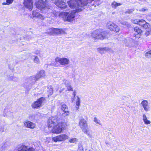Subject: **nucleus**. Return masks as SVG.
<instances>
[{
  "label": "nucleus",
  "instance_id": "nucleus-27",
  "mask_svg": "<svg viewBox=\"0 0 151 151\" xmlns=\"http://www.w3.org/2000/svg\"><path fill=\"white\" fill-rule=\"evenodd\" d=\"M58 124L60 126L61 128H62V130L64 129L67 126L66 123L65 122H61L58 123Z\"/></svg>",
  "mask_w": 151,
  "mask_h": 151
},
{
  "label": "nucleus",
  "instance_id": "nucleus-28",
  "mask_svg": "<svg viewBox=\"0 0 151 151\" xmlns=\"http://www.w3.org/2000/svg\"><path fill=\"white\" fill-rule=\"evenodd\" d=\"M65 86L67 90L69 91H73V88L70 83H67L65 84Z\"/></svg>",
  "mask_w": 151,
  "mask_h": 151
},
{
  "label": "nucleus",
  "instance_id": "nucleus-14",
  "mask_svg": "<svg viewBox=\"0 0 151 151\" xmlns=\"http://www.w3.org/2000/svg\"><path fill=\"white\" fill-rule=\"evenodd\" d=\"M83 133L87 135L90 137H91L92 135V131L91 128L90 127H88V126L86 127L85 128L82 130Z\"/></svg>",
  "mask_w": 151,
  "mask_h": 151
},
{
  "label": "nucleus",
  "instance_id": "nucleus-50",
  "mask_svg": "<svg viewBox=\"0 0 151 151\" xmlns=\"http://www.w3.org/2000/svg\"><path fill=\"white\" fill-rule=\"evenodd\" d=\"M79 149H80L81 151H82L83 150V148L82 146H80L79 147Z\"/></svg>",
  "mask_w": 151,
  "mask_h": 151
},
{
  "label": "nucleus",
  "instance_id": "nucleus-48",
  "mask_svg": "<svg viewBox=\"0 0 151 151\" xmlns=\"http://www.w3.org/2000/svg\"><path fill=\"white\" fill-rule=\"evenodd\" d=\"M5 147L4 146H2L0 148V151H2L4 150Z\"/></svg>",
  "mask_w": 151,
  "mask_h": 151
},
{
  "label": "nucleus",
  "instance_id": "nucleus-11",
  "mask_svg": "<svg viewBox=\"0 0 151 151\" xmlns=\"http://www.w3.org/2000/svg\"><path fill=\"white\" fill-rule=\"evenodd\" d=\"M134 30L136 33L134 34L133 39L136 40V38L139 39L140 37L141 34L142 33V30L138 27H135Z\"/></svg>",
  "mask_w": 151,
  "mask_h": 151
},
{
  "label": "nucleus",
  "instance_id": "nucleus-3",
  "mask_svg": "<svg viewBox=\"0 0 151 151\" xmlns=\"http://www.w3.org/2000/svg\"><path fill=\"white\" fill-rule=\"evenodd\" d=\"M55 62L59 63L60 65L65 66L68 65L70 63V60L66 58H60L57 57L55 58Z\"/></svg>",
  "mask_w": 151,
  "mask_h": 151
},
{
  "label": "nucleus",
  "instance_id": "nucleus-29",
  "mask_svg": "<svg viewBox=\"0 0 151 151\" xmlns=\"http://www.w3.org/2000/svg\"><path fill=\"white\" fill-rule=\"evenodd\" d=\"M80 99L79 97L77 96V99L76 103V110H77L79 109V106L80 105Z\"/></svg>",
  "mask_w": 151,
  "mask_h": 151
},
{
  "label": "nucleus",
  "instance_id": "nucleus-24",
  "mask_svg": "<svg viewBox=\"0 0 151 151\" xmlns=\"http://www.w3.org/2000/svg\"><path fill=\"white\" fill-rule=\"evenodd\" d=\"M31 57L32 59L33 60V61L35 63L37 64L40 63V60L37 56L32 55V56Z\"/></svg>",
  "mask_w": 151,
  "mask_h": 151
},
{
  "label": "nucleus",
  "instance_id": "nucleus-23",
  "mask_svg": "<svg viewBox=\"0 0 151 151\" xmlns=\"http://www.w3.org/2000/svg\"><path fill=\"white\" fill-rule=\"evenodd\" d=\"M122 4L121 3H118L115 1H114L111 3V6L113 8L115 9L117 6H120Z\"/></svg>",
  "mask_w": 151,
  "mask_h": 151
},
{
  "label": "nucleus",
  "instance_id": "nucleus-54",
  "mask_svg": "<svg viewBox=\"0 0 151 151\" xmlns=\"http://www.w3.org/2000/svg\"><path fill=\"white\" fill-rule=\"evenodd\" d=\"M64 88H63L62 89H61V90H60V93H61V92L64 90Z\"/></svg>",
  "mask_w": 151,
  "mask_h": 151
},
{
  "label": "nucleus",
  "instance_id": "nucleus-2",
  "mask_svg": "<svg viewBox=\"0 0 151 151\" xmlns=\"http://www.w3.org/2000/svg\"><path fill=\"white\" fill-rule=\"evenodd\" d=\"M106 32L101 30H98L93 31L91 33V36L95 39H104L107 35Z\"/></svg>",
  "mask_w": 151,
  "mask_h": 151
},
{
  "label": "nucleus",
  "instance_id": "nucleus-26",
  "mask_svg": "<svg viewBox=\"0 0 151 151\" xmlns=\"http://www.w3.org/2000/svg\"><path fill=\"white\" fill-rule=\"evenodd\" d=\"M63 30L61 29L55 28V34H60L63 33Z\"/></svg>",
  "mask_w": 151,
  "mask_h": 151
},
{
  "label": "nucleus",
  "instance_id": "nucleus-55",
  "mask_svg": "<svg viewBox=\"0 0 151 151\" xmlns=\"http://www.w3.org/2000/svg\"><path fill=\"white\" fill-rule=\"evenodd\" d=\"M51 128V129H50V130H52L51 129H52V128ZM49 130H50V129H49Z\"/></svg>",
  "mask_w": 151,
  "mask_h": 151
},
{
  "label": "nucleus",
  "instance_id": "nucleus-33",
  "mask_svg": "<svg viewBox=\"0 0 151 151\" xmlns=\"http://www.w3.org/2000/svg\"><path fill=\"white\" fill-rule=\"evenodd\" d=\"M93 121L96 123V124H99V125H101V121H100L97 118L95 117L94 118Z\"/></svg>",
  "mask_w": 151,
  "mask_h": 151
},
{
  "label": "nucleus",
  "instance_id": "nucleus-42",
  "mask_svg": "<svg viewBox=\"0 0 151 151\" xmlns=\"http://www.w3.org/2000/svg\"><path fill=\"white\" fill-rule=\"evenodd\" d=\"M13 1V0H6V2L8 3V5L12 4Z\"/></svg>",
  "mask_w": 151,
  "mask_h": 151
},
{
  "label": "nucleus",
  "instance_id": "nucleus-31",
  "mask_svg": "<svg viewBox=\"0 0 151 151\" xmlns=\"http://www.w3.org/2000/svg\"><path fill=\"white\" fill-rule=\"evenodd\" d=\"M145 56L147 58H151V50L148 51L145 53Z\"/></svg>",
  "mask_w": 151,
  "mask_h": 151
},
{
  "label": "nucleus",
  "instance_id": "nucleus-25",
  "mask_svg": "<svg viewBox=\"0 0 151 151\" xmlns=\"http://www.w3.org/2000/svg\"><path fill=\"white\" fill-rule=\"evenodd\" d=\"M55 28H50L48 29L46 33L51 35H55Z\"/></svg>",
  "mask_w": 151,
  "mask_h": 151
},
{
  "label": "nucleus",
  "instance_id": "nucleus-49",
  "mask_svg": "<svg viewBox=\"0 0 151 151\" xmlns=\"http://www.w3.org/2000/svg\"><path fill=\"white\" fill-rule=\"evenodd\" d=\"M0 131L2 132H4V127H1L0 128Z\"/></svg>",
  "mask_w": 151,
  "mask_h": 151
},
{
  "label": "nucleus",
  "instance_id": "nucleus-18",
  "mask_svg": "<svg viewBox=\"0 0 151 151\" xmlns=\"http://www.w3.org/2000/svg\"><path fill=\"white\" fill-rule=\"evenodd\" d=\"M38 80V79L36 75L30 76L28 78V80L29 81V83L32 84H34Z\"/></svg>",
  "mask_w": 151,
  "mask_h": 151
},
{
  "label": "nucleus",
  "instance_id": "nucleus-39",
  "mask_svg": "<svg viewBox=\"0 0 151 151\" xmlns=\"http://www.w3.org/2000/svg\"><path fill=\"white\" fill-rule=\"evenodd\" d=\"M131 22L134 24H138L139 22V20L135 19V20H131Z\"/></svg>",
  "mask_w": 151,
  "mask_h": 151
},
{
  "label": "nucleus",
  "instance_id": "nucleus-30",
  "mask_svg": "<svg viewBox=\"0 0 151 151\" xmlns=\"http://www.w3.org/2000/svg\"><path fill=\"white\" fill-rule=\"evenodd\" d=\"M47 88L49 89L48 91L50 95H52L53 93V89L52 86H48Z\"/></svg>",
  "mask_w": 151,
  "mask_h": 151
},
{
  "label": "nucleus",
  "instance_id": "nucleus-13",
  "mask_svg": "<svg viewBox=\"0 0 151 151\" xmlns=\"http://www.w3.org/2000/svg\"><path fill=\"white\" fill-rule=\"evenodd\" d=\"M24 4L25 6L29 10H31L33 7L32 0H24Z\"/></svg>",
  "mask_w": 151,
  "mask_h": 151
},
{
  "label": "nucleus",
  "instance_id": "nucleus-1",
  "mask_svg": "<svg viewBox=\"0 0 151 151\" xmlns=\"http://www.w3.org/2000/svg\"><path fill=\"white\" fill-rule=\"evenodd\" d=\"M68 4L71 8L76 9L69 12H64L62 14L65 17L66 20L71 22L74 20L75 14L82 11L81 7L86 6L88 4L87 0H70L68 2Z\"/></svg>",
  "mask_w": 151,
  "mask_h": 151
},
{
  "label": "nucleus",
  "instance_id": "nucleus-10",
  "mask_svg": "<svg viewBox=\"0 0 151 151\" xmlns=\"http://www.w3.org/2000/svg\"><path fill=\"white\" fill-rule=\"evenodd\" d=\"M51 130L52 133L57 134L60 133L62 131V128H61L60 126L57 123L54 127H52Z\"/></svg>",
  "mask_w": 151,
  "mask_h": 151
},
{
  "label": "nucleus",
  "instance_id": "nucleus-12",
  "mask_svg": "<svg viewBox=\"0 0 151 151\" xmlns=\"http://www.w3.org/2000/svg\"><path fill=\"white\" fill-rule=\"evenodd\" d=\"M24 126L27 128L34 129L35 127V124L33 122L29 121H25L24 122Z\"/></svg>",
  "mask_w": 151,
  "mask_h": 151
},
{
  "label": "nucleus",
  "instance_id": "nucleus-43",
  "mask_svg": "<svg viewBox=\"0 0 151 151\" xmlns=\"http://www.w3.org/2000/svg\"><path fill=\"white\" fill-rule=\"evenodd\" d=\"M147 9H145V8H142L140 10H139V11L141 12H146V11H147Z\"/></svg>",
  "mask_w": 151,
  "mask_h": 151
},
{
  "label": "nucleus",
  "instance_id": "nucleus-53",
  "mask_svg": "<svg viewBox=\"0 0 151 151\" xmlns=\"http://www.w3.org/2000/svg\"><path fill=\"white\" fill-rule=\"evenodd\" d=\"M73 95L74 96H75L76 94V92H75V91H74L73 92Z\"/></svg>",
  "mask_w": 151,
  "mask_h": 151
},
{
  "label": "nucleus",
  "instance_id": "nucleus-20",
  "mask_svg": "<svg viewBox=\"0 0 151 151\" xmlns=\"http://www.w3.org/2000/svg\"><path fill=\"white\" fill-rule=\"evenodd\" d=\"M32 15L34 17H36L42 20L44 19V18L41 14L35 11L33 12Z\"/></svg>",
  "mask_w": 151,
  "mask_h": 151
},
{
  "label": "nucleus",
  "instance_id": "nucleus-21",
  "mask_svg": "<svg viewBox=\"0 0 151 151\" xmlns=\"http://www.w3.org/2000/svg\"><path fill=\"white\" fill-rule=\"evenodd\" d=\"M110 50L109 48L108 47H103L99 48L97 49L98 51L100 53L103 54L104 53V51H109Z\"/></svg>",
  "mask_w": 151,
  "mask_h": 151
},
{
  "label": "nucleus",
  "instance_id": "nucleus-7",
  "mask_svg": "<svg viewBox=\"0 0 151 151\" xmlns=\"http://www.w3.org/2000/svg\"><path fill=\"white\" fill-rule=\"evenodd\" d=\"M57 123V119L56 116L50 117L48 121V128H52L54 127Z\"/></svg>",
  "mask_w": 151,
  "mask_h": 151
},
{
  "label": "nucleus",
  "instance_id": "nucleus-46",
  "mask_svg": "<svg viewBox=\"0 0 151 151\" xmlns=\"http://www.w3.org/2000/svg\"><path fill=\"white\" fill-rule=\"evenodd\" d=\"M53 13L54 14V15L55 16H57L58 14V13L55 11H53Z\"/></svg>",
  "mask_w": 151,
  "mask_h": 151
},
{
  "label": "nucleus",
  "instance_id": "nucleus-36",
  "mask_svg": "<svg viewBox=\"0 0 151 151\" xmlns=\"http://www.w3.org/2000/svg\"><path fill=\"white\" fill-rule=\"evenodd\" d=\"M134 11L133 9H129L127 10L125 12V13L130 14L132 13Z\"/></svg>",
  "mask_w": 151,
  "mask_h": 151
},
{
  "label": "nucleus",
  "instance_id": "nucleus-35",
  "mask_svg": "<svg viewBox=\"0 0 151 151\" xmlns=\"http://www.w3.org/2000/svg\"><path fill=\"white\" fill-rule=\"evenodd\" d=\"M8 78L10 80H13L14 81H17V78L13 76H10L9 78Z\"/></svg>",
  "mask_w": 151,
  "mask_h": 151
},
{
  "label": "nucleus",
  "instance_id": "nucleus-38",
  "mask_svg": "<svg viewBox=\"0 0 151 151\" xmlns=\"http://www.w3.org/2000/svg\"><path fill=\"white\" fill-rule=\"evenodd\" d=\"M77 141V139L76 138H72L70 139L69 142L70 143H74Z\"/></svg>",
  "mask_w": 151,
  "mask_h": 151
},
{
  "label": "nucleus",
  "instance_id": "nucleus-8",
  "mask_svg": "<svg viewBox=\"0 0 151 151\" xmlns=\"http://www.w3.org/2000/svg\"><path fill=\"white\" fill-rule=\"evenodd\" d=\"M55 3L56 5L59 7L63 9H66L65 11L68 10V8L67 9V6L64 2L61 0H56Z\"/></svg>",
  "mask_w": 151,
  "mask_h": 151
},
{
  "label": "nucleus",
  "instance_id": "nucleus-32",
  "mask_svg": "<svg viewBox=\"0 0 151 151\" xmlns=\"http://www.w3.org/2000/svg\"><path fill=\"white\" fill-rule=\"evenodd\" d=\"M146 22L143 19L139 20V24L141 26L142 25L144 24H145Z\"/></svg>",
  "mask_w": 151,
  "mask_h": 151
},
{
  "label": "nucleus",
  "instance_id": "nucleus-47",
  "mask_svg": "<svg viewBox=\"0 0 151 151\" xmlns=\"http://www.w3.org/2000/svg\"><path fill=\"white\" fill-rule=\"evenodd\" d=\"M27 151H35L34 148L32 147L29 148L27 150Z\"/></svg>",
  "mask_w": 151,
  "mask_h": 151
},
{
  "label": "nucleus",
  "instance_id": "nucleus-37",
  "mask_svg": "<svg viewBox=\"0 0 151 151\" xmlns=\"http://www.w3.org/2000/svg\"><path fill=\"white\" fill-rule=\"evenodd\" d=\"M63 111L64 112L62 114L63 116L68 115H69V111H68L67 110H65Z\"/></svg>",
  "mask_w": 151,
  "mask_h": 151
},
{
  "label": "nucleus",
  "instance_id": "nucleus-34",
  "mask_svg": "<svg viewBox=\"0 0 151 151\" xmlns=\"http://www.w3.org/2000/svg\"><path fill=\"white\" fill-rule=\"evenodd\" d=\"M62 110L64 111L65 110H67V106L65 104H63L62 106Z\"/></svg>",
  "mask_w": 151,
  "mask_h": 151
},
{
  "label": "nucleus",
  "instance_id": "nucleus-4",
  "mask_svg": "<svg viewBox=\"0 0 151 151\" xmlns=\"http://www.w3.org/2000/svg\"><path fill=\"white\" fill-rule=\"evenodd\" d=\"M68 138V136L66 134H62L53 137L52 140L55 142L63 141L67 139Z\"/></svg>",
  "mask_w": 151,
  "mask_h": 151
},
{
  "label": "nucleus",
  "instance_id": "nucleus-19",
  "mask_svg": "<svg viewBox=\"0 0 151 151\" xmlns=\"http://www.w3.org/2000/svg\"><path fill=\"white\" fill-rule=\"evenodd\" d=\"M38 80L41 78H42L45 76V71L44 70H40L36 75Z\"/></svg>",
  "mask_w": 151,
  "mask_h": 151
},
{
  "label": "nucleus",
  "instance_id": "nucleus-16",
  "mask_svg": "<svg viewBox=\"0 0 151 151\" xmlns=\"http://www.w3.org/2000/svg\"><path fill=\"white\" fill-rule=\"evenodd\" d=\"M79 124L81 128L83 130L88 126L87 122L84 119L80 120Z\"/></svg>",
  "mask_w": 151,
  "mask_h": 151
},
{
  "label": "nucleus",
  "instance_id": "nucleus-17",
  "mask_svg": "<svg viewBox=\"0 0 151 151\" xmlns=\"http://www.w3.org/2000/svg\"><path fill=\"white\" fill-rule=\"evenodd\" d=\"M3 115L4 117H12V114L7 109H5L3 112Z\"/></svg>",
  "mask_w": 151,
  "mask_h": 151
},
{
  "label": "nucleus",
  "instance_id": "nucleus-5",
  "mask_svg": "<svg viewBox=\"0 0 151 151\" xmlns=\"http://www.w3.org/2000/svg\"><path fill=\"white\" fill-rule=\"evenodd\" d=\"M45 100V98H44L41 97L40 98L32 104V107L33 108H40L43 102Z\"/></svg>",
  "mask_w": 151,
  "mask_h": 151
},
{
  "label": "nucleus",
  "instance_id": "nucleus-22",
  "mask_svg": "<svg viewBox=\"0 0 151 151\" xmlns=\"http://www.w3.org/2000/svg\"><path fill=\"white\" fill-rule=\"evenodd\" d=\"M142 119L145 124H149L151 123L150 121L147 119L146 116L145 114H143Z\"/></svg>",
  "mask_w": 151,
  "mask_h": 151
},
{
  "label": "nucleus",
  "instance_id": "nucleus-45",
  "mask_svg": "<svg viewBox=\"0 0 151 151\" xmlns=\"http://www.w3.org/2000/svg\"><path fill=\"white\" fill-rule=\"evenodd\" d=\"M40 52V50H37L35 51L34 53L35 54L37 55H39Z\"/></svg>",
  "mask_w": 151,
  "mask_h": 151
},
{
  "label": "nucleus",
  "instance_id": "nucleus-6",
  "mask_svg": "<svg viewBox=\"0 0 151 151\" xmlns=\"http://www.w3.org/2000/svg\"><path fill=\"white\" fill-rule=\"evenodd\" d=\"M108 28L110 30L117 32H119V28L117 25L112 22H109L107 24Z\"/></svg>",
  "mask_w": 151,
  "mask_h": 151
},
{
  "label": "nucleus",
  "instance_id": "nucleus-15",
  "mask_svg": "<svg viewBox=\"0 0 151 151\" xmlns=\"http://www.w3.org/2000/svg\"><path fill=\"white\" fill-rule=\"evenodd\" d=\"M141 104L145 111L147 112L150 110V107L147 101L144 100L142 101Z\"/></svg>",
  "mask_w": 151,
  "mask_h": 151
},
{
  "label": "nucleus",
  "instance_id": "nucleus-40",
  "mask_svg": "<svg viewBox=\"0 0 151 151\" xmlns=\"http://www.w3.org/2000/svg\"><path fill=\"white\" fill-rule=\"evenodd\" d=\"M121 23L123 24H124L125 25H126L127 27H129L130 26V24L128 23V22H122Z\"/></svg>",
  "mask_w": 151,
  "mask_h": 151
},
{
  "label": "nucleus",
  "instance_id": "nucleus-56",
  "mask_svg": "<svg viewBox=\"0 0 151 151\" xmlns=\"http://www.w3.org/2000/svg\"><path fill=\"white\" fill-rule=\"evenodd\" d=\"M124 97H126L124 96H123Z\"/></svg>",
  "mask_w": 151,
  "mask_h": 151
},
{
  "label": "nucleus",
  "instance_id": "nucleus-44",
  "mask_svg": "<svg viewBox=\"0 0 151 151\" xmlns=\"http://www.w3.org/2000/svg\"><path fill=\"white\" fill-rule=\"evenodd\" d=\"M142 26H143L145 28H147L148 27L147 23H145V24H144Z\"/></svg>",
  "mask_w": 151,
  "mask_h": 151
},
{
  "label": "nucleus",
  "instance_id": "nucleus-51",
  "mask_svg": "<svg viewBox=\"0 0 151 151\" xmlns=\"http://www.w3.org/2000/svg\"><path fill=\"white\" fill-rule=\"evenodd\" d=\"M2 4L3 5H8V3H7V2H6L3 3H2Z\"/></svg>",
  "mask_w": 151,
  "mask_h": 151
},
{
  "label": "nucleus",
  "instance_id": "nucleus-9",
  "mask_svg": "<svg viewBox=\"0 0 151 151\" xmlns=\"http://www.w3.org/2000/svg\"><path fill=\"white\" fill-rule=\"evenodd\" d=\"M46 0H38L35 3L36 7L39 9L44 8L46 6Z\"/></svg>",
  "mask_w": 151,
  "mask_h": 151
},
{
  "label": "nucleus",
  "instance_id": "nucleus-41",
  "mask_svg": "<svg viewBox=\"0 0 151 151\" xmlns=\"http://www.w3.org/2000/svg\"><path fill=\"white\" fill-rule=\"evenodd\" d=\"M32 39V37L30 36H28L26 37L25 38V39L28 40L29 41L30 40Z\"/></svg>",
  "mask_w": 151,
  "mask_h": 151
},
{
  "label": "nucleus",
  "instance_id": "nucleus-52",
  "mask_svg": "<svg viewBox=\"0 0 151 151\" xmlns=\"http://www.w3.org/2000/svg\"><path fill=\"white\" fill-rule=\"evenodd\" d=\"M149 33H150L149 32H147L145 33V35L147 36L149 35Z\"/></svg>",
  "mask_w": 151,
  "mask_h": 151
}]
</instances>
